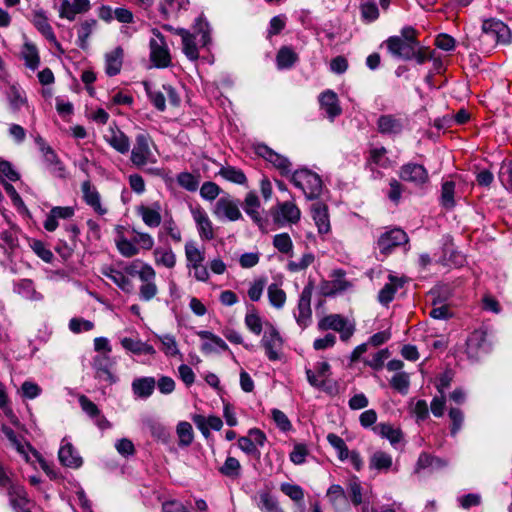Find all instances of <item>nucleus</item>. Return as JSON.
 <instances>
[{"instance_id": "1", "label": "nucleus", "mask_w": 512, "mask_h": 512, "mask_svg": "<svg viewBox=\"0 0 512 512\" xmlns=\"http://www.w3.org/2000/svg\"><path fill=\"white\" fill-rule=\"evenodd\" d=\"M512 32L502 21L491 18L483 21L482 32L479 36L480 48L489 52L498 44H509Z\"/></svg>"}, {"instance_id": "2", "label": "nucleus", "mask_w": 512, "mask_h": 512, "mask_svg": "<svg viewBox=\"0 0 512 512\" xmlns=\"http://www.w3.org/2000/svg\"><path fill=\"white\" fill-rule=\"evenodd\" d=\"M389 53L398 59L411 60L414 48L418 44L416 30L413 27H404L400 35L391 36L386 40Z\"/></svg>"}, {"instance_id": "3", "label": "nucleus", "mask_w": 512, "mask_h": 512, "mask_svg": "<svg viewBox=\"0 0 512 512\" xmlns=\"http://www.w3.org/2000/svg\"><path fill=\"white\" fill-rule=\"evenodd\" d=\"M290 181L300 189L307 199L312 200L320 196L322 180L319 175L308 169H299L291 174Z\"/></svg>"}, {"instance_id": "4", "label": "nucleus", "mask_w": 512, "mask_h": 512, "mask_svg": "<svg viewBox=\"0 0 512 512\" xmlns=\"http://www.w3.org/2000/svg\"><path fill=\"white\" fill-rule=\"evenodd\" d=\"M153 141L148 133L142 132L136 135L135 144L131 150L130 160L136 167H143L149 163L157 162L152 152Z\"/></svg>"}, {"instance_id": "5", "label": "nucleus", "mask_w": 512, "mask_h": 512, "mask_svg": "<svg viewBox=\"0 0 512 512\" xmlns=\"http://www.w3.org/2000/svg\"><path fill=\"white\" fill-rule=\"evenodd\" d=\"M265 355L270 361H278L282 358L284 340L278 329L271 323L265 324V330L260 341Z\"/></svg>"}, {"instance_id": "6", "label": "nucleus", "mask_w": 512, "mask_h": 512, "mask_svg": "<svg viewBox=\"0 0 512 512\" xmlns=\"http://www.w3.org/2000/svg\"><path fill=\"white\" fill-rule=\"evenodd\" d=\"M212 214L219 221L234 222L242 218L239 201L229 194L217 199L212 208Z\"/></svg>"}, {"instance_id": "7", "label": "nucleus", "mask_w": 512, "mask_h": 512, "mask_svg": "<svg viewBox=\"0 0 512 512\" xmlns=\"http://www.w3.org/2000/svg\"><path fill=\"white\" fill-rule=\"evenodd\" d=\"M309 384L327 393L336 392V384L330 379V365L328 362H318L314 370L306 369Z\"/></svg>"}, {"instance_id": "8", "label": "nucleus", "mask_w": 512, "mask_h": 512, "mask_svg": "<svg viewBox=\"0 0 512 512\" xmlns=\"http://www.w3.org/2000/svg\"><path fill=\"white\" fill-rule=\"evenodd\" d=\"M321 331L333 330L340 334L342 341H348L355 332V324L340 314H330L318 322Z\"/></svg>"}, {"instance_id": "9", "label": "nucleus", "mask_w": 512, "mask_h": 512, "mask_svg": "<svg viewBox=\"0 0 512 512\" xmlns=\"http://www.w3.org/2000/svg\"><path fill=\"white\" fill-rule=\"evenodd\" d=\"M150 39V60L157 68H166L171 64V55L165 37L157 29L152 30Z\"/></svg>"}, {"instance_id": "10", "label": "nucleus", "mask_w": 512, "mask_h": 512, "mask_svg": "<svg viewBox=\"0 0 512 512\" xmlns=\"http://www.w3.org/2000/svg\"><path fill=\"white\" fill-rule=\"evenodd\" d=\"M271 214L274 223L280 227L287 224H296L301 217V211L293 201L278 203L271 210Z\"/></svg>"}, {"instance_id": "11", "label": "nucleus", "mask_w": 512, "mask_h": 512, "mask_svg": "<svg viewBox=\"0 0 512 512\" xmlns=\"http://www.w3.org/2000/svg\"><path fill=\"white\" fill-rule=\"evenodd\" d=\"M189 211H190L193 221L196 225V229H197L200 239L203 241H210V240L214 239L215 232H214L213 223L210 220L205 209L202 206H200L199 204H196V205H190Z\"/></svg>"}, {"instance_id": "12", "label": "nucleus", "mask_w": 512, "mask_h": 512, "mask_svg": "<svg viewBox=\"0 0 512 512\" xmlns=\"http://www.w3.org/2000/svg\"><path fill=\"white\" fill-rule=\"evenodd\" d=\"M311 298V287H304L299 297L297 311L294 313L296 322L302 329L306 328L311 322Z\"/></svg>"}, {"instance_id": "13", "label": "nucleus", "mask_w": 512, "mask_h": 512, "mask_svg": "<svg viewBox=\"0 0 512 512\" xmlns=\"http://www.w3.org/2000/svg\"><path fill=\"white\" fill-rule=\"evenodd\" d=\"M256 151L259 156L277 168L282 175L288 176L291 173V163L285 156L278 154L264 144L258 145Z\"/></svg>"}, {"instance_id": "14", "label": "nucleus", "mask_w": 512, "mask_h": 512, "mask_svg": "<svg viewBox=\"0 0 512 512\" xmlns=\"http://www.w3.org/2000/svg\"><path fill=\"white\" fill-rule=\"evenodd\" d=\"M408 242L407 234L399 228L383 233L378 239V248L382 253H389L394 247Z\"/></svg>"}, {"instance_id": "15", "label": "nucleus", "mask_w": 512, "mask_h": 512, "mask_svg": "<svg viewBox=\"0 0 512 512\" xmlns=\"http://www.w3.org/2000/svg\"><path fill=\"white\" fill-rule=\"evenodd\" d=\"M58 458L63 466L73 469L79 468L83 463L79 453L66 438L62 440L58 451Z\"/></svg>"}, {"instance_id": "16", "label": "nucleus", "mask_w": 512, "mask_h": 512, "mask_svg": "<svg viewBox=\"0 0 512 512\" xmlns=\"http://www.w3.org/2000/svg\"><path fill=\"white\" fill-rule=\"evenodd\" d=\"M399 176L402 180L415 185L424 184L428 180L427 170L420 164L408 163L401 167Z\"/></svg>"}, {"instance_id": "17", "label": "nucleus", "mask_w": 512, "mask_h": 512, "mask_svg": "<svg viewBox=\"0 0 512 512\" xmlns=\"http://www.w3.org/2000/svg\"><path fill=\"white\" fill-rule=\"evenodd\" d=\"M321 109L325 112L326 117L333 121L342 112L339 105L337 94L332 90H326L319 96Z\"/></svg>"}, {"instance_id": "18", "label": "nucleus", "mask_w": 512, "mask_h": 512, "mask_svg": "<svg viewBox=\"0 0 512 512\" xmlns=\"http://www.w3.org/2000/svg\"><path fill=\"white\" fill-rule=\"evenodd\" d=\"M197 335L205 340L201 345V351L205 354L218 353L229 349L226 342L219 336L210 331L202 330L197 332Z\"/></svg>"}, {"instance_id": "19", "label": "nucleus", "mask_w": 512, "mask_h": 512, "mask_svg": "<svg viewBox=\"0 0 512 512\" xmlns=\"http://www.w3.org/2000/svg\"><path fill=\"white\" fill-rule=\"evenodd\" d=\"M105 141L121 154L130 150V140L117 126H110L104 135Z\"/></svg>"}, {"instance_id": "20", "label": "nucleus", "mask_w": 512, "mask_h": 512, "mask_svg": "<svg viewBox=\"0 0 512 512\" xmlns=\"http://www.w3.org/2000/svg\"><path fill=\"white\" fill-rule=\"evenodd\" d=\"M92 366L95 370V376L101 381L114 383L115 376L111 373L112 361L108 354H102L93 358Z\"/></svg>"}, {"instance_id": "21", "label": "nucleus", "mask_w": 512, "mask_h": 512, "mask_svg": "<svg viewBox=\"0 0 512 512\" xmlns=\"http://www.w3.org/2000/svg\"><path fill=\"white\" fill-rule=\"evenodd\" d=\"M404 120L395 115H381L377 120V128L381 134L398 135L404 129Z\"/></svg>"}, {"instance_id": "22", "label": "nucleus", "mask_w": 512, "mask_h": 512, "mask_svg": "<svg viewBox=\"0 0 512 512\" xmlns=\"http://www.w3.org/2000/svg\"><path fill=\"white\" fill-rule=\"evenodd\" d=\"M326 496L336 512H348L350 510L348 495L340 485H331Z\"/></svg>"}, {"instance_id": "23", "label": "nucleus", "mask_w": 512, "mask_h": 512, "mask_svg": "<svg viewBox=\"0 0 512 512\" xmlns=\"http://www.w3.org/2000/svg\"><path fill=\"white\" fill-rule=\"evenodd\" d=\"M89 9V0H73L72 3L68 0H63L59 8V16L61 18L68 19L69 21H73L77 14L85 13Z\"/></svg>"}, {"instance_id": "24", "label": "nucleus", "mask_w": 512, "mask_h": 512, "mask_svg": "<svg viewBox=\"0 0 512 512\" xmlns=\"http://www.w3.org/2000/svg\"><path fill=\"white\" fill-rule=\"evenodd\" d=\"M8 495L10 504L16 512H30V501L23 486L11 485Z\"/></svg>"}, {"instance_id": "25", "label": "nucleus", "mask_w": 512, "mask_h": 512, "mask_svg": "<svg viewBox=\"0 0 512 512\" xmlns=\"http://www.w3.org/2000/svg\"><path fill=\"white\" fill-rule=\"evenodd\" d=\"M160 210L161 207L159 203H154L152 206L140 205L136 209L143 223L149 228H156L161 224L162 217Z\"/></svg>"}, {"instance_id": "26", "label": "nucleus", "mask_w": 512, "mask_h": 512, "mask_svg": "<svg viewBox=\"0 0 512 512\" xmlns=\"http://www.w3.org/2000/svg\"><path fill=\"white\" fill-rule=\"evenodd\" d=\"M81 191L86 204L91 206L96 213L104 215L107 212V209L101 205L100 194L89 180L82 183Z\"/></svg>"}, {"instance_id": "27", "label": "nucleus", "mask_w": 512, "mask_h": 512, "mask_svg": "<svg viewBox=\"0 0 512 512\" xmlns=\"http://www.w3.org/2000/svg\"><path fill=\"white\" fill-rule=\"evenodd\" d=\"M311 212L319 234L329 233L331 226L327 205L320 202L314 203L311 207Z\"/></svg>"}, {"instance_id": "28", "label": "nucleus", "mask_w": 512, "mask_h": 512, "mask_svg": "<svg viewBox=\"0 0 512 512\" xmlns=\"http://www.w3.org/2000/svg\"><path fill=\"white\" fill-rule=\"evenodd\" d=\"M74 215V209L69 206L53 207L44 221V228L47 231H55L58 227V219H69Z\"/></svg>"}, {"instance_id": "29", "label": "nucleus", "mask_w": 512, "mask_h": 512, "mask_svg": "<svg viewBox=\"0 0 512 512\" xmlns=\"http://www.w3.org/2000/svg\"><path fill=\"white\" fill-rule=\"evenodd\" d=\"M103 276L110 279L115 285H117L122 291L130 293L133 289L131 280L121 271L111 267L104 266L101 268Z\"/></svg>"}, {"instance_id": "30", "label": "nucleus", "mask_w": 512, "mask_h": 512, "mask_svg": "<svg viewBox=\"0 0 512 512\" xmlns=\"http://www.w3.org/2000/svg\"><path fill=\"white\" fill-rule=\"evenodd\" d=\"M389 282L386 283L378 293V301L382 305H388L393 299L396 291L404 284L403 279L392 274L388 276Z\"/></svg>"}, {"instance_id": "31", "label": "nucleus", "mask_w": 512, "mask_h": 512, "mask_svg": "<svg viewBox=\"0 0 512 512\" xmlns=\"http://www.w3.org/2000/svg\"><path fill=\"white\" fill-rule=\"evenodd\" d=\"M155 339L160 343V350L167 357H182L177 340L174 335L169 333L157 334L154 333Z\"/></svg>"}, {"instance_id": "32", "label": "nucleus", "mask_w": 512, "mask_h": 512, "mask_svg": "<svg viewBox=\"0 0 512 512\" xmlns=\"http://www.w3.org/2000/svg\"><path fill=\"white\" fill-rule=\"evenodd\" d=\"M156 381L153 377L136 378L132 382V391L134 395L141 399L149 398L155 389Z\"/></svg>"}, {"instance_id": "33", "label": "nucleus", "mask_w": 512, "mask_h": 512, "mask_svg": "<svg viewBox=\"0 0 512 512\" xmlns=\"http://www.w3.org/2000/svg\"><path fill=\"white\" fill-rule=\"evenodd\" d=\"M123 49L116 47L112 51L105 54V72L109 76L117 75L123 63Z\"/></svg>"}, {"instance_id": "34", "label": "nucleus", "mask_w": 512, "mask_h": 512, "mask_svg": "<svg viewBox=\"0 0 512 512\" xmlns=\"http://www.w3.org/2000/svg\"><path fill=\"white\" fill-rule=\"evenodd\" d=\"M121 345L124 349L136 355L144 354L153 356L156 354V350L152 345L142 342L140 339L124 337L121 339Z\"/></svg>"}, {"instance_id": "35", "label": "nucleus", "mask_w": 512, "mask_h": 512, "mask_svg": "<svg viewBox=\"0 0 512 512\" xmlns=\"http://www.w3.org/2000/svg\"><path fill=\"white\" fill-rule=\"evenodd\" d=\"M256 504L261 512H285L278 500L266 491H261L257 494Z\"/></svg>"}, {"instance_id": "36", "label": "nucleus", "mask_w": 512, "mask_h": 512, "mask_svg": "<svg viewBox=\"0 0 512 512\" xmlns=\"http://www.w3.org/2000/svg\"><path fill=\"white\" fill-rule=\"evenodd\" d=\"M153 256L157 266L172 269L176 265V255L170 247H157L153 251Z\"/></svg>"}, {"instance_id": "37", "label": "nucleus", "mask_w": 512, "mask_h": 512, "mask_svg": "<svg viewBox=\"0 0 512 512\" xmlns=\"http://www.w3.org/2000/svg\"><path fill=\"white\" fill-rule=\"evenodd\" d=\"M177 34L180 35L182 38L183 52L187 56V58L192 61L197 60L199 57V52L194 42V35L183 28H178Z\"/></svg>"}, {"instance_id": "38", "label": "nucleus", "mask_w": 512, "mask_h": 512, "mask_svg": "<svg viewBox=\"0 0 512 512\" xmlns=\"http://www.w3.org/2000/svg\"><path fill=\"white\" fill-rule=\"evenodd\" d=\"M243 209L246 212V214L248 216H250L251 219L255 223L261 222L262 217L259 212L260 200L255 192L251 191V192L247 193V195L244 199Z\"/></svg>"}, {"instance_id": "39", "label": "nucleus", "mask_w": 512, "mask_h": 512, "mask_svg": "<svg viewBox=\"0 0 512 512\" xmlns=\"http://www.w3.org/2000/svg\"><path fill=\"white\" fill-rule=\"evenodd\" d=\"M14 292L25 299L39 301L42 295L34 288L33 282L29 279H22L14 285Z\"/></svg>"}, {"instance_id": "40", "label": "nucleus", "mask_w": 512, "mask_h": 512, "mask_svg": "<svg viewBox=\"0 0 512 512\" xmlns=\"http://www.w3.org/2000/svg\"><path fill=\"white\" fill-rule=\"evenodd\" d=\"M298 61L297 53L288 46L279 49L276 56L278 69H289Z\"/></svg>"}, {"instance_id": "41", "label": "nucleus", "mask_w": 512, "mask_h": 512, "mask_svg": "<svg viewBox=\"0 0 512 512\" xmlns=\"http://www.w3.org/2000/svg\"><path fill=\"white\" fill-rule=\"evenodd\" d=\"M184 250L187 261V267L190 265H195L197 263L204 262L205 252L204 250L198 247L197 243L194 240L187 241Z\"/></svg>"}, {"instance_id": "42", "label": "nucleus", "mask_w": 512, "mask_h": 512, "mask_svg": "<svg viewBox=\"0 0 512 512\" xmlns=\"http://www.w3.org/2000/svg\"><path fill=\"white\" fill-rule=\"evenodd\" d=\"M33 24L49 42L58 44L53 29L43 13H36L34 15Z\"/></svg>"}, {"instance_id": "43", "label": "nucleus", "mask_w": 512, "mask_h": 512, "mask_svg": "<svg viewBox=\"0 0 512 512\" xmlns=\"http://www.w3.org/2000/svg\"><path fill=\"white\" fill-rule=\"evenodd\" d=\"M96 25L97 21L95 19H87L80 24L77 35L78 46L81 49H86L88 47L89 37L93 33Z\"/></svg>"}, {"instance_id": "44", "label": "nucleus", "mask_w": 512, "mask_h": 512, "mask_svg": "<svg viewBox=\"0 0 512 512\" xmlns=\"http://www.w3.org/2000/svg\"><path fill=\"white\" fill-rule=\"evenodd\" d=\"M393 464L392 456L383 451H376L370 458V468L379 471H387Z\"/></svg>"}, {"instance_id": "45", "label": "nucleus", "mask_w": 512, "mask_h": 512, "mask_svg": "<svg viewBox=\"0 0 512 512\" xmlns=\"http://www.w3.org/2000/svg\"><path fill=\"white\" fill-rule=\"evenodd\" d=\"M145 424L152 437L163 443L169 441L170 432L162 423L154 419H148Z\"/></svg>"}, {"instance_id": "46", "label": "nucleus", "mask_w": 512, "mask_h": 512, "mask_svg": "<svg viewBox=\"0 0 512 512\" xmlns=\"http://www.w3.org/2000/svg\"><path fill=\"white\" fill-rule=\"evenodd\" d=\"M219 175H221L225 180L235 184L244 185L247 182L244 172L233 166L222 167L219 171Z\"/></svg>"}, {"instance_id": "47", "label": "nucleus", "mask_w": 512, "mask_h": 512, "mask_svg": "<svg viewBox=\"0 0 512 512\" xmlns=\"http://www.w3.org/2000/svg\"><path fill=\"white\" fill-rule=\"evenodd\" d=\"M270 304L276 309H281L286 302V293L277 284L273 283L267 289Z\"/></svg>"}, {"instance_id": "48", "label": "nucleus", "mask_w": 512, "mask_h": 512, "mask_svg": "<svg viewBox=\"0 0 512 512\" xmlns=\"http://www.w3.org/2000/svg\"><path fill=\"white\" fill-rule=\"evenodd\" d=\"M21 53H22V56L25 60L27 67H29L32 70H35L38 68L39 63H40V58L38 55V50L33 44L26 42L23 45Z\"/></svg>"}, {"instance_id": "49", "label": "nucleus", "mask_w": 512, "mask_h": 512, "mask_svg": "<svg viewBox=\"0 0 512 512\" xmlns=\"http://www.w3.org/2000/svg\"><path fill=\"white\" fill-rule=\"evenodd\" d=\"M375 431L382 437L388 439L392 445H396L402 439L401 431L387 423H381L377 425L375 427Z\"/></svg>"}, {"instance_id": "50", "label": "nucleus", "mask_w": 512, "mask_h": 512, "mask_svg": "<svg viewBox=\"0 0 512 512\" xmlns=\"http://www.w3.org/2000/svg\"><path fill=\"white\" fill-rule=\"evenodd\" d=\"M176 433L179 438L180 446L187 447L193 442L194 433L192 425L189 422H179L176 428Z\"/></svg>"}, {"instance_id": "51", "label": "nucleus", "mask_w": 512, "mask_h": 512, "mask_svg": "<svg viewBox=\"0 0 512 512\" xmlns=\"http://www.w3.org/2000/svg\"><path fill=\"white\" fill-rule=\"evenodd\" d=\"M219 472L228 478L237 479L241 474V464L236 458L227 457Z\"/></svg>"}, {"instance_id": "52", "label": "nucleus", "mask_w": 512, "mask_h": 512, "mask_svg": "<svg viewBox=\"0 0 512 512\" xmlns=\"http://www.w3.org/2000/svg\"><path fill=\"white\" fill-rule=\"evenodd\" d=\"M9 105L13 111H18L25 103L26 98L21 89L11 85L6 92Z\"/></svg>"}, {"instance_id": "53", "label": "nucleus", "mask_w": 512, "mask_h": 512, "mask_svg": "<svg viewBox=\"0 0 512 512\" xmlns=\"http://www.w3.org/2000/svg\"><path fill=\"white\" fill-rule=\"evenodd\" d=\"M116 246L119 253L124 257H133L139 253V247L136 246L134 239L128 240L120 236L116 240Z\"/></svg>"}, {"instance_id": "54", "label": "nucleus", "mask_w": 512, "mask_h": 512, "mask_svg": "<svg viewBox=\"0 0 512 512\" xmlns=\"http://www.w3.org/2000/svg\"><path fill=\"white\" fill-rule=\"evenodd\" d=\"M161 234L169 236L176 243L182 241L181 230L179 229L178 225L176 224L172 217H169L164 220L159 236Z\"/></svg>"}, {"instance_id": "55", "label": "nucleus", "mask_w": 512, "mask_h": 512, "mask_svg": "<svg viewBox=\"0 0 512 512\" xmlns=\"http://www.w3.org/2000/svg\"><path fill=\"white\" fill-rule=\"evenodd\" d=\"M244 322L252 333L255 335L261 334L263 329L262 319L254 308L246 313Z\"/></svg>"}, {"instance_id": "56", "label": "nucleus", "mask_w": 512, "mask_h": 512, "mask_svg": "<svg viewBox=\"0 0 512 512\" xmlns=\"http://www.w3.org/2000/svg\"><path fill=\"white\" fill-rule=\"evenodd\" d=\"M345 492L348 495L350 505L353 504L354 506H358L363 502L362 487L357 479L349 481Z\"/></svg>"}, {"instance_id": "57", "label": "nucleus", "mask_w": 512, "mask_h": 512, "mask_svg": "<svg viewBox=\"0 0 512 512\" xmlns=\"http://www.w3.org/2000/svg\"><path fill=\"white\" fill-rule=\"evenodd\" d=\"M327 441L337 451L340 460H346L349 457V450L344 440L334 433L327 435Z\"/></svg>"}, {"instance_id": "58", "label": "nucleus", "mask_w": 512, "mask_h": 512, "mask_svg": "<svg viewBox=\"0 0 512 512\" xmlns=\"http://www.w3.org/2000/svg\"><path fill=\"white\" fill-rule=\"evenodd\" d=\"M349 287V283L342 277L325 283L322 287L326 296H332L345 291Z\"/></svg>"}, {"instance_id": "59", "label": "nucleus", "mask_w": 512, "mask_h": 512, "mask_svg": "<svg viewBox=\"0 0 512 512\" xmlns=\"http://www.w3.org/2000/svg\"><path fill=\"white\" fill-rule=\"evenodd\" d=\"M274 247L283 254H289L293 249V242L288 233L276 234L273 237Z\"/></svg>"}, {"instance_id": "60", "label": "nucleus", "mask_w": 512, "mask_h": 512, "mask_svg": "<svg viewBox=\"0 0 512 512\" xmlns=\"http://www.w3.org/2000/svg\"><path fill=\"white\" fill-rule=\"evenodd\" d=\"M455 184L452 181H446L442 185L441 190V203L446 208H452L455 205L454 201Z\"/></svg>"}, {"instance_id": "61", "label": "nucleus", "mask_w": 512, "mask_h": 512, "mask_svg": "<svg viewBox=\"0 0 512 512\" xmlns=\"http://www.w3.org/2000/svg\"><path fill=\"white\" fill-rule=\"evenodd\" d=\"M194 30L196 34L201 35L200 42L202 46H206L210 43L209 23L202 16L196 19Z\"/></svg>"}, {"instance_id": "62", "label": "nucleus", "mask_w": 512, "mask_h": 512, "mask_svg": "<svg viewBox=\"0 0 512 512\" xmlns=\"http://www.w3.org/2000/svg\"><path fill=\"white\" fill-rule=\"evenodd\" d=\"M314 255L312 253H305L299 260L289 261L287 264L288 270L291 272H300L305 270L314 262Z\"/></svg>"}, {"instance_id": "63", "label": "nucleus", "mask_w": 512, "mask_h": 512, "mask_svg": "<svg viewBox=\"0 0 512 512\" xmlns=\"http://www.w3.org/2000/svg\"><path fill=\"white\" fill-rule=\"evenodd\" d=\"M178 184L188 191H196L199 185V180L189 172H182L177 176Z\"/></svg>"}, {"instance_id": "64", "label": "nucleus", "mask_w": 512, "mask_h": 512, "mask_svg": "<svg viewBox=\"0 0 512 512\" xmlns=\"http://www.w3.org/2000/svg\"><path fill=\"white\" fill-rule=\"evenodd\" d=\"M499 179L507 189L512 190V161L504 162L501 165Z\"/></svg>"}]
</instances>
